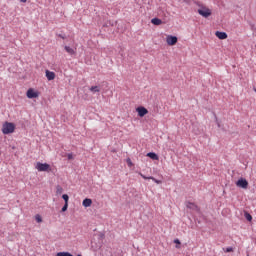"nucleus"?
<instances>
[{"label": "nucleus", "mask_w": 256, "mask_h": 256, "mask_svg": "<svg viewBox=\"0 0 256 256\" xmlns=\"http://www.w3.org/2000/svg\"><path fill=\"white\" fill-rule=\"evenodd\" d=\"M62 199H64V201H65L66 204H69V195L63 194V195H62Z\"/></svg>", "instance_id": "obj_21"}, {"label": "nucleus", "mask_w": 256, "mask_h": 256, "mask_svg": "<svg viewBox=\"0 0 256 256\" xmlns=\"http://www.w3.org/2000/svg\"><path fill=\"white\" fill-rule=\"evenodd\" d=\"M90 91L92 93H99L101 90L99 89V86H92L90 87Z\"/></svg>", "instance_id": "obj_16"}, {"label": "nucleus", "mask_w": 256, "mask_h": 256, "mask_svg": "<svg viewBox=\"0 0 256 256\" xmlns=\"http://www.w3.org/2000/svg\"><path fill=\"white\" fill-rule=\"evenodd\" d=\"M166 43L167 45H170V46L177 45V37L168 35L166 37Z\"/></svg>", "instance_id": "obj_6"}, {"label": "nucleus", "mask_w": 256, "mask_h": 256, "mask_svg": "<svg viewBox=\"0 0 256 256\" xmlns=\"http://www.w3.org/2000/svg\"><path fill=\"white\" fill-rule=\"evenodd\" d=\"M126 163H127L128 167H133V161H131V158H127Z\"/></svg>", "instance_id": "obj_22"}, {"label": "nucleus", "mask_w": 256, "mask_h": 256, "mask_svg": "<svg viewBox=\"0 0 256 256\" xmlns=\"http://www.w3.org/2000/svg\"><path fill=\"white\" fill-rule=\"evenodd\" d=\"M139 117H145V115H147V113H149V110H147V108L140 106L136 109Z\"/></svg>", "instance_id": "obj_7"}, {"label": "nucleus", "mask_w": 256, "mask_h": 256, "mask_svg": "<svg viewBox=\"0 0 256 256\" xmlns=\"http://www.w3.org/2000/svg\"><path fill=\"white\" fill-rule=\"evenodd\" d=\"M35 221H37L38 223H43V218L41 217V215L36 214L35 215Z\"/></svg>", "instance_id": "obj_20"}, {"label": "nucleus", "mask_w": 256, "mask_h": 256, "mask_svg": "<svg viewBox=\"0 0 256 256\" xmlns=\"http://www.w3.org/2000/svg\"><path fill=\"white\" fill-rule=\"evenodd\" d=\"M77 256H82L81 254H78Z\"/></svg>", "instance_id": "obj_28"}, {"label": "nucleus", "mask_w": 256, "mask_h": 256, "mask_svg": "<svg viewBox=\"0 0 256 256\" xmlns=\"http://www.w3.org/2000/svg\"><path fill=\"white\" fill-rule=\"evenodd\" d=\"M56 256H73V254L69 252H58Z\"/></svg>", "instance_id": "obj_18"}, {"label": "nucleus", "mask_w": 256, "mask_h": 256, "mask_svg": "<svg viewBox=\"0 0 256 256\" xmlns=\"http://www.w3.org/2000/svg\"><path fill=\"white\" fill-rule=\"evenodd\" d=\"M26 97H28V99H37V97H39V91H35V89L29 88L26 92Z\"/></svg>", "instance_id": "obj_4"}, {"label": "nucleus", "mask_w": 256, "mask_h": 256, "mask_svg": "<svg viewBox=\"0 0 256 256\" xmlns=\"http://www.w3.org/2000/svg\"><path fill=\"white\" fill-rule=\"evenodd\" d=\"M226 253H233V247L226 248Z\"/></svg>", "instance_id": "obj_24"}, {"label": "nucleus", "mask_w": 256, "mask_h": 256, "mask_svg": "<svg viewBox=\"0 0 256 256\" xmlns=\"http://www.w3.org/2000/svg\"><path fill=\"white\" fill-rule=\"evenodd\" d=\"M139 175H140V177H142V179H150L151 181H154V183H157V185H160V183H161V180H157V179H155V177H153V176H150V177H147V176H145L143 173H141V172H139Z\"/></svg>", "instance_id": "obj_8"}, {"label": "nucleus", "mask_w": 256, "mask_h": 256, "mask_svg": "<svg viewBox=\"0 0 256 256\" xmlns=\"http://www.w3.org/2000/svg\"><path fill=\"white\" fill-rule=\"evenodd\" d=\"M174 243H177L179 245L181 242L177 239L174 241Z\"/></svg>", "instance_id": "obj_26"}, {"label": "nucleus", "mask_w": 256, "mask_h": 256, "mask_svg": "<svg viewBox=\"0 0 256 256\" xmlns=\"http://www.w3.org/2000/svg\"><path fill=\"white\" fill-rule=\"evenodd\" d=\"M35 169H37V171L39 172H51V165H49L48 163H41V162H37L35 165Z\"/></svg>", "instance_id": "obj_3"}, {"label": "nucleus", "mask_w": 256, "mask_h": 256, "mask_svg": "<svg viewBox=\"0 0 256 256\" xmlns=\"http://www.w3.org/2000/svg\"><path fill=\"white\" fill-rule=\"evenodd\" d=\"M67 209H69V204H64V206L62 207V212L65 213V211H67Z\"/></svg>", "instance_id": "obj_23"}, {"label": "nucleus", "mask_w": 256, "mask_h": 256, "mask_svg": "<svg viewBox=\"0 0 256 256\" xmlns=\"http://www.w3.org/2000/svg\"><path fill=\"white\" fill-rule=\"evenodd\" d=\"M68 159L69 160L73 159V154H68Z\"/></svg>", "instance_id": "obj_25"}, {"label": "nucleus", "mask_w": 256, "mask_h": 256, "mask_svg": "<svg viewBox=\"0 0 256 256\" xmlns=\"http://www.w3.org/2000/svg\"><path fill=\"white\" fill-rule=\"evenodd\" d=\"M63 193V187L61 186H56V194L57 195H61Z\"/></svg>", "instance_id": "obj_19"}, {"label": "nucleus", "mask_w": 256, "mask_h": 256, "mask_svg": "<svg viewBox=\"0 0 256 256\" xmlns=\"http://www.w3.org/2000/svg\"><path fill=\"white\" fill-rule=\"evenodd\" d=\"M198 7H200V9H198V13L199 15H201L202 17H211V9H209L207 6L202 5L201 3H197Z\"/></svg>", "instance_id": "obj_2"}, {"label": "nucleus", "mask_w": 256, "mask_h": 256, "mask_svg": "<svg viewBox=\"0 0 256 256\" xmlns=\"http://www.w3.org/2000/svg\"><path fill=\"white\" fill-rule=\"evenodd\" d=\"M236 185L240 187V189H247L249 187V182L245 178H240L236 182Z\"/></svg>", "instance_id": "obj_5"}, {"label": "nucleus", "mask_w": 256, "mask_h": 256, "mask_svg": "<svg viewBox=\"0 0 256 256\" xmlns=\"http://www.w3.org/2000/svg\"><path fill=\"white\" fill-rule=\"evenodd\" d=\"M21 3H27V0H20Z\"/></svg>", "instance_id": "obj_27"}, {"label": "nucleus", "mask_w": 256, "mask_h": 256, "mask_svg": "<svg viewBox=\"0 0 256 256\" xmlns=\"http://www.w3.org/2000/svg\"><path fill=\"white\" fill-rule=\"evenodd\" d=\"M46 78L48 81H53L55 79V72L46 70Z\"/></svg>", "instance_id": "obj_11"}, {"label": "nucleus", "mask_w": 256, "mask_h": 256, "mask_svg": "<svg viewBox=\"0 0 256 256\" xmlns=\"http://www.w3.org/2000/svg\"><path fill=\"white\" fill-rule=\"evenodd\" d=\"M147 157H150V159H152L153 161H159V156L155 154V152H149L147 154Z\"/></svg>", "instance_id": "obj_13"}, {"label": "nucleus", "mask_w": 256, "mask_h": 256, "mask_svg": "<svg viewBox=\"0 0 256 256\" xmlns=\"http://www.w3.org/2000/svg\"><path fill=\"white\" fill-rule=\"evenodd\" d=\"M215 35L218 39L224 40L227 39V34L225 32H221V31H216Z\"/></svg>", "instance_id": "obj_10"}, {"label": "nucleus", "mask_w": 256, "mask_h": 256, "mask_svg": "<svg viewBox=\"0 0 256 256\" xmlns=\"http://www.w3.org/2000/svg\"><path fill=\"white\" fill-rule=\"evenodd\" d=\"M185 2H187V0H184Z\"/></svg>", "instance_id": "obj_29"}, {"label": "nucleus", "mask_w": 256, "mask_h": 256, "mask_svg": "<svg viewBox=\"0 0 256 256\" xmlns=\"http://www.w3.org/2000/svg\"><path fill=\"white\" fill-rule=\"evenodd\" d=\"M65 51L68 52L69 55H75V50L69 46L64 47Z\"/></svg>", "instance_id": "obj_14"}, {"label": "nucleus", "mask_w": 256, "mask_h": 256, "mask_svg": "<svg viewBox=\"0 0 256 256\" xmlns=\"http://www.w3.org/2000/svg\"><path fill=\"white\" fill-rule=\"evenodd\" d=\"M151 23H152L153 25H161V23H163V21H162L161 19H159V18H153V19L151 20Z\"/></svg>", "instance_id": "obj_15"}, {"label": "nucleus", "mask_w": 256, "mask_h": 256, "mask_svg": "<svg viewBox=\"0 0 256 256\" xmlns=\"http://www.w3.org/2000/svg\"><path fill=\"white\" fill-rule=\"evenodd\" d=\"M15 132V124L11 122H5L2 126V133L4 135H9Z\"/></svg>", "instance_id": "obj_1"}, {"label": "nucleus", "mask_w": 256, "mask_h": 256, "mask_svg": "<svg viewBox=\"0 0 256 256\" xmlns=\"http://www.w3.org/2000/svg\"><path fill=\"white\" fill-rule=\"evenodd\" d=\"M186 207L192 209L193 211H199V207L193 202H186Z\"/></svg>", "instance_id": "obj_9"}, {"label": "nucleus", "mask_w": 256, "mask_h": 256, "mask_svg": "<svg viewBox=\"0 0 256 256\" xmlns=\"http://www.w3.org/2000/svg\"><path fill=\"white\" fill-rule=\"evenodd\" d=\"M83 207H91L93 205V200L90 198H85L82 202Z\"/></svg>", "instance_id": "obj_12"}, {"label": "nucleus", "mask_w": 256, "mask_h": 256, "mask_svg": "<svg viewBox=\"0 0 256 256\" xmlns=\"http://www.w3.org/2000/svg\"><path fill=\"white\" fill-rule=\"evenodd\" d=\"M244 217H245V219H247V221H253V216H251V214H249V212H245Z\"/></svg>", "instance_id": "obj_17"}]
</instances>
